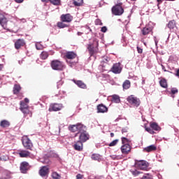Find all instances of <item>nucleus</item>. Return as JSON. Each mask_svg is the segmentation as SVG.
<instances>
[{
	"label": "nucleus",
	"mask_w": 179,
	"mask_h": 179,
	"mask_svg": "<svg viewBox=\"0 0 179 179\" xmlns=\"http://www.w3.org/2000/svg\"><path fill=\"white\" fill-rule=\"evenodd\" d=\"M20 170L22 174H26L29 170V163L23 162L20 164Z\"/></svg>",
	"instance_id": "15"
},
{
	"label": "nucleus",
	"mask_w": 179,
	"mask_h": 179,
	"mask_svg": "<svg viewBox=\"0 0 179 179\" xmlns=\"http://www.w3.org/2000/svg\"><path fill=\"white\" fill-rule=\"evenodd\" d=\"M119 141L120 140H118V139H115V140L113 141L110 143H109L108 145V146H110V147L115 146V145H117V143H118Z\"/></svg>",
	"instance_id": "39"
},
{
	"label": "nucleus",
	"mask_w": 179,
	"mask_h": 179,
	"mask_svg": "<svg viewBox=\"0 0 179 179\" xmlns=\"http://www.w3.org/2000/svg\"><path fill=\"white\" fill-rule=\"evenodd\" d=\"M130 171H131V174L135 176H139V174H141V172L138 171V170H136V169L131 170Z\"/></svg>",
	"instance_id": "42"
},
{
	"label": "nucleus",
	"mask_w": 179,
	"mask_h": 179,
	"mask_svg": "<svg viewBox=\"0 0 179 179\" xmlns=\"http://www.w3.org/2000/svg\"><path fill=\"white\" fill-rule=\"evenodd\" d=\"M57 26L59 29H65V27H69V25L65 24V22H58Z\"/></svg>",
	"instance_id": "29"
},
{
	"label": "nucleus",
	"mask_w": 179,
	"mask_h": 179,
	"mask_svg": "<svg viewBox=\"0 0 179 179\" xmlns=\"http://www.w3.org/2000/svg\"><path fill=\"white\" fill-rule=\"evenodd\" d=\"M101 31H102V33H106L107 31V27H103Z\"/></svg>",
	"instance_id": "48"
},
{
	"label": "nucleus",
	"mask_w": 179,
	"mask_h": 179,
	"mask_svg": "<svg viewBox=\"0 0 179 179\" xmlns=\"http://www.w3.org/2000/svg\"><path fill=\"white\" fill-rule=\"evenodd\" d=\"M22 145L25 149H28L29 150H31V148H33V143H31V141L29 139L27 136L22 137Z\"/></svg>",
	"instance_id": "7"
},
{
	"label": "nucleus",
	"mask_w": 179,
	"mask_h": 179,
	"mask_svg": "<svg viewBox=\"0 0 179 179\" xmlns=\"http://www.w3.org/2000/svg\"><path fill=\"white\" fill-rule=\"evenodd\" d=\"M50 56V54L47 51H43L40 55L41 59H47L48 57Z\"/></svg>",
	"instance_id": "30"
},
{
	"label": "nucleus",
	"mask_w": 179,
	"mask_h": 179,
	"mask_svg": "<svg viewBox=\"0 0 179 179\" xmlns=\"http://www.w3.org/2000/svg\"><path fill=\"white\" fill-rule=\"evenodd\" d=\"M131 149L132 147L129 144H124L120 148V150L122 155H129V153H131Z\"/></svg>",
	"instance_id": "11"
},
{
	"label": "nucleus",
	"mask_w": 179,
	"mask_h": 179,
	"mask_svg": "<svg viewBox=\"0 0 179 179\" xmlns=\"http://www.w3.org/2000/svg\"><path fill=\"white\" fill-rule=\"evenodd\" d=\"M60 20L61 22H64L65 23H71V22L73 20V16L69 13L63 14L60 16Z\"/></svg>",
	"instance_id": "10"
},
{
	"label": "nucleus",
	"mask_w": 179,
	"mask_h": 179,
	"mask_svg": "<svg viewBox=\"0 0 179 179\" xmlns=\"http://www.w3.org/2000/svg\"><path fill=\"white\" fill-rule=\"evenodd\" d=\"M87 50L91 57L94 55L99 51V41L94 39L93 43L88 45Z\"/></svg>",
	"instance_id": "3"
},
{
	"label": "nucleus",
	"mask_w": 179,
	"mask_h": 179,
	"mask_svg": "<svg viewBox=\"0 0 179 179\" xmlns=\"http://www.w3.org/2000/svg\"><path fill=\"white\" fill-rule=\"evenodd\" d=\"M20 110L24 114V117H27V115H29V117H33V113L30 111V109H29V108Z\"/></svg>",
	"instance_id": "26"
},
{
	"label": "nucleus",
	"mask_w": 179,
	"mask_h": 179,
	"mask_svg": "<svg viewBox=\"0 0 179 179\" xmlns=\"http://www.w3.org/2000/svg\"><path fill=\"white\" fill-rule=\"evenodd\" d=\"M166 1H176V0H166Z\"/></svg>",
	"instance_id": "60"
},
{
	"label": "nucleus",
	"mask_w": 179,
	"mask_h": 179,
	"mask_svg": "<svg viewBox=\"0 0 179 179\" xmlns=\"http://www.w3.org/2000/svg\"><path fill=\"white\" fill-rule=\"evenodd\" d=\"M111 12L115 16H121L124 13V8L122 7V3H117L113 6L111 8Z\"/></svg>",
	"instance_id": "2"
},
{
	"label": "nucleus",
	"mask_w": 179,
	"mask_h": 179,
	"mask_svg": "<svg viewBox=\"0 0 179 179\" xmlns=\"http://www.w3.org/2000/svg\"><path fill=\"white\" fill-rule=\"evenodd\" d=\"M52 178L53 179H61V175L58 174L57 172L52 173Z\"/></svg>",
	"instance_id": "38"
},
{
	"label": "nucleus",
	"mask_w": 179,
	"mask_h": 179,
	"mask_svg": "<svg viewBox=\"0 0 179 179\" xmlns=\"http://www.w3.org/2000/svg\"><path fill=\"white\" fill-rule=\"evenodd\" d=\"M73 83H75V85H77V86H78L80 89H87V86L82 80H73Z\"/></svg>",
	"instance_id": "22"
},
{
	"label": "nucleus",
	"mask_w": 179,
	"mask_h": 179,
	"mask_svg": "<svg viewBox=\"0 0 179 179\" xmlns=\"http://www.w3.org/2000/svg\"><path fill=\"white\" fill-rule=\"evenodd\" d=\"M121 139L122 145H129L131 143L130 140L126 137H122Z\"/></svg>",
	"instance_id": "36"
},
{
	"label": "nucleus",
	"mask_w": 179,
	"mask_h": 179,
	"mask_svg": "<svg viewBox=\"0 0 179 179\" xmlns=\"http://www.w3.org/2000/svg\"><path fill=\"white\" fill-rule=\"evenodd\" d=\"M16 3H22L24 0H14Z\"/></svg>",
	"instance_id": "50"
},
{
	"label": "nucleus",
	"mask_w": 179,
	"mask_h": 179,
	"mask_svg": "<svg viewBox=\"0 0 179 179\" xmlns=\"http://www.w3.org/2000/svg\"><path fill=\"white\" fill-rule=\"evenodd\" d=\"M95 24H96V26H102L103 22H101V20H100L99 19H97L95 20Z\"/></svg>",
	"instance_id": "44"
},
{
	"label": "nucleus",
	"mask_w": 179,
	"mask_h": 179,
	"mask_svg": "<svg viewBox=\"0 0 179 179\" xmlns=\"http://www.w3.org/2000/svg\"><path fill=\"white\" fill-rule=\"evenodd\" d=\"M50 66L54 71H64L66 68L64 62L57 59L51 62Z\"/></svg>",
	"instance_id": "1"
},
{
	"label": "nucleus",
	"mask_w": 179,
	"mask_h": 179,
	"mask_svg": "<svg viewBox=\"0 0 179 179\" xmlns=\"http://www.w3.org/2000/svg\"><path fill=\"white\" fill-rule=\"evenodd\" d=\"M159 85L161 87H163L164 89H167V80H166V78H162L159 81Z\"/></svg>",
	"instance_id": "31"
},
{
	"label": "nucleus",
	"mask_w": 179,
	"mask_h": 179,
	"mask_svg": "<svg viewBox=\"0 0 179 179\" xmlns=\"http://www.w3.org/2000/svg\"><path fill=\"white\" fill-rule=\"evenodd\" d=\"M73 148L75 150H77L78 152H82V150H83V143L78 140L74 143Z\"/></svg>",
	"instance_id": "17"
},
{
	"label": "nucleus",
	"mask_w": 179,
	"mask_h": 179,
	"mask_svg": "<svg viewBox=\"0 0 179 179\" xmlns=\"http://www.w3.org/2000/svg\"><path fill=\"white\" fill-rule=\"evenodd\" d=\"M135 166L140 170H146L149 167V163L145 160H136Z\"/></svg>",
	"instance_id": "6"
},
{
	"label": "nucleus",
	"mask_w": 179,
	"mask_h": 179,
	"mask_svg": "<svg viewBox=\"0 0 179 179\" xmlns=\"http://www.w3.org/2000/svg\"><path fill=\"white\" fill-rule=\"evenodd\" d=\"M108 111V108L104 106L103 103H101L97 106V113H107Z\"/></svg>",
	"instance_id": "21"
},
{
	"label": "nucleus",
	"mask_w": 179,
	"mask_h": 179,
	"mask_svg": "<svg viewBox=\"0 0 179 179\" xmlns=\"http://www.w3.org/2000/svg\"><path fill=\"white\" fill-rule=\"evenodd\" d=\"M122 134L124 135V134H126V136H128V129L124 128L122 129Z\"/></svg>",
	"instance_id": "45"
},
{
	"label": "nucleus",
	"mask_w": 179,
	"mask_h": 179,
	"mask_svg": "<svg viewBox=\"0 0 179 179\" xmlns=\"http://www.w3.org/2000/svg\"><path fill=\"white\" fill-rule=\"evenodd\" d=\"M48 173H50V169L48 166H42L39 170V175L41 177H45V176H48Z\"/></svg>",
	"instance_id": "16"
},
{
	"label": "nucleus",
	"mask_w": 179,
	"mask_h": 179,
	"mask_svg": "<svg viewBox=\"0 0 179 179\" xmlns=\"http://www.w3.org/2000/svg\"><path fill=\"white\" fill-rule=\"evenodd\" d=\"M176 75V76H179V69L177 70Z\"/></svg>",
	"instance_id": "55"
},
{
	"label": "nucleus",
	"mask_w": 179,
	"mask_h": 179,
	"mask_svg": "<svg viewBox=\"0 0 179 179\" xmlns=\"http://www.w3.org/2000/svg\"><path fill=\"white\" fill-rule=\"evenodd\" d=\"M141 31H142L143 36H148V34H150V33L153 34V27H149V26H146L145 27H144L142 29Z\"/></svg>",
	"instance_id": "18"
},
{
	"label": "nucleus",
	"mask_w": 179,
	"mask_h": 179,
	"mask_svg": "<svg viewBox=\"0 0 179 179\" xmlns=\"http://www.w3.org/2000/svg\"><path fill=\"white\" fill-rule=\"evenodd\" d=\"M3 69V64H0V71H2Z\"/></svg>",
	"instance_id": "54"
},
{
	"label": "nucleus",
	"mask_w": 179,
	"mask_h": 179,
	"mask_svg": "<svg viewBox=\"0 0 179 179\" xmlns=\"http://www.w3.org/2000/svg\"><path fill=\"white\" fill-rule=\"evenodd\" d=\"M122 87L126 90H127V89H129V87H131V81H129V80H126L123 83Z\"/></svg>",
	"instance_id": "32"
},
{
	"label": "nucleus",
	"mask_w": 179,
	"mask_h": 179,
	"mask_svg": "<svg viewBox=\"0 0 179 179\" xmlns=\"http://www.w3.org/2000/svg\"><path fill=\"white\" fill-rule=\"evenodd\" d=\"M91 159L96 162H100V160H101V156H100L99 154H93L91 157Z\"/></svg>",
	"instance_id": "34"
},
{
	"label": "nucleus",
	"mask_w": 179,
	"mask_h": 179,
	"mask_svg": "<svg viewBox=\"0 0 179 179\" xmlns=\"http://www.w3.org/2000/svg\"><path fill=\"white\" fill-rule=\"evenodd\" d=\"M110 137L114 138V133H110Z\"/></svg>",
	"instance_id": "58"
},
{
	"label": "nucleus",
	"mask_w": 179,
	"mask_h": 179,
	"mask_svg": "<svg viewBox=\"0 0 179 179\" xmlns=\"http://www.w3.org/2000/svg\"><path fill=\"white\" fill-rule=\"evenodd\" d=\"M167 27L170 30H173V31L177 30L178 28H177V23L176 22V20H172L169 21L167 24Z\"/></svg>",
	"instance_id": "19"
},
{
	"label": "nucleus",
	"mask_w": 179,
	"mask_h": 179,
	"mask_svg": "<svg viewBox=\"0 0 179 179\" xmlns=\"http://www.w3.org/2000/svg\"><path fill=\"white\" fill-rule=\"evenodd\" d=\"M36 50H40V48L38 47V45H36Z\"/></svg>",
	"instance_id": "59"
},
{
	"label": "nucleus",
	"mask_w": 179,
	"mask_h": 179,
	"mask_svg": "<svg viewBox=\"0 0 179 179\" xmlns=\"http://www.w3.org/2000/svg\"><path fill=\"white\" fill-rule=\"evenodd\" d=\"M50 3H52V5H60L61 4V0H50Z\"/></svg>",
	"instance_id": "40"
},
{
	"label": "nucleus",
	"mask_w": 179,
	"mask_h": 179,
	"mask_svg": "<svg viewBox=\"0 0 179 179\" xmlns=\"http://www.w3.org/2000/svg\"><path fill=\"white\" fill-rule=\"evenodd\" d=\"M155 45H157L158 41H157V38L155 39Z\"/></svg>",
	"instance_id": "56"
},
{
	"label": "nucleus",
	"mask_w": 179,
	"mask_h": 179,
	"mask_svg": "<svg viewBox=\"0 0 179 179\" xmlns=\"http://www.w3.org/2000/svg\"><path fill=\"white\" fill-rule=\"evenodd\" d=\"M1 128H9L10 127V122L6 120H3L0 122Z\"/></svg>",
	"instance_id": "24"
},
{
	"label": "nucleus",
	"mask_w": 179,
	"mask_h": 179,
	"mask_svg": "<svg viewBox=\"0 0 179 179\" xmlns=\"http://www.w3.org/2000/svg\"><path fill=\"white\" fill-rule=\"evenodd\" d=\"M62 108H64L62 103H50L48 111H50V113L52 111H61Z\"/></svg>",
	"instance_id": "9"
},
{
	"label": "nucleus",
	"mask_w": 179,
	"mask_h": 179,
	"mask_svg": "<svg viewBox=\"0 0 179 179\" xmlns=\"http://www.w3.org/2000/svg\"><path fill=\"white\" fill-rule=\"evenodd\" d=\"M150 127L151 129H152V131H160L161 128L159 127V124L156 122H152L150 124Z\"/></svg>",
	"instance_id": "27"
},
{
	"label": "nucleus",
	"mask_w": 179,
	"mask_h": 179,
	"mask_svg": "<svg viewBox=\"0 0 179 179\" xmlns=\"http://www.w3.org/2000/svg\"><path fill=\"white\" fill-rule=\"evenodd\" d=\"M88 29H90V31H92V29H90V27H88Z\"/></svg>",
	"instance_id": "61"
},
{
	"label": "nucleus",
	"mask_w": 179,
	"mask_h": 179,
	"mask_svg": "<svg viewBox=\"0 0 179 179\" xmlns=\"http://www.w3.org/2000/svg\"><path fill=\"white\" fill-rule=\"evenodd\" d=\"M157 2H158L157 6H159L163 2V0H157Z\"/></svg>",
	"instance_id": "51"
},
{
	"label": "nucleus",
	"mask_w": 179,
	"mask_h": 179,
	"mask_svg": "<svg viewBox=\"0 0 179 179\" xmlns=\"http://www.w3.org/2000/svg\"><path fill=\"white\" fill-rule=\"evenodd\" d=\"M82 34H83V33H82V32H78V36H82Z\"/></svg>",
	"instance_id": "57"
},
{
	"label": "nucleus",
	"mask_w": 179,
	"mask_h": 179,
	"mask_svg": "<svg viewBox=\"0 0 179 179\" xmlns=\"http://www.w3.org/2000/svg\"><path fill=\"white\" fill-rule=\"evenodd\" d=\"M127 101L134 107H139L141 106V99L135 96V95H130L127 98Z\"/></svg>",
	"instance_id": "5"
},
{
	"label": "nucleus",
	"mask_w": 179,
	"mask_h": 179,
	"mask_svg": "<svg viewBox=\"0 0 179 179\" xmlns=\"http://www.w3.org/2000/svg\"><path fill=\"white\" fill-rule=\"evenodd\" d=\"M78 134H80L79 141L80 142H83V143H84L85 142L89 141V138H90V136L89 135L88 132L86 131V129L80 131Z\"/></svg>",
	"instance_id": "8"
},
{
	"label": "nucleus",
	"mask_w": 179,
	"mask_h": 179,
	"mask_svg": "<svg viewBox=\"0 0 179 179\" xmlns=\"http://www.w3.org/2000/svg\"><path fill=\"white\" fill-rule=\"evenodd\" d=\"M171 93L172 94H176V93H178V90H177V88H172Z\"/></svg>",
	"instance_id": "46"
},
{
	"label": "nucleus",
	"mask_w": 179,
	"mask_h": 179,
	"mask_svg": "<svg viewBox=\"0 0 179 179\" xmlns=\"http://www.w3.org/2000/svg\"><path fill=\"white\" fill-rule=\"evenodd\" d=\"M110 71L111 72H113V73H121V71H122V68H121V64L120 63L114 64Z\"/></svg>",
	"instance_id": "13"
},
{
	"label": "nucleus",
	"mask_w": 179,
	"mask_h": 179,
	"mask_svg": "<svg viewBox=\"0 0 179 179\" xmlns=\"http://www.w3.org/2000/svg\"><path fill=\"white\" fill-rule=\"evenodd\" d=\"M83 175L80 174V173H78L77 176H76V179H83Z\"/></svg>",
	"instance_id": "49"
},
{
	"label": "nucleus",
	"mask_w": 179,
	"mask_h": 179,
	"mask_svg": "<svg viewBox=\"0 0 179 179\" xmlns=\"http://www.w3.org/2000/svg\"><path fill=\"white\" fill-rule=\"evenodd\" d=\"M64 57L67 59H75V58L78 57V55L75 52L70 51V52H66L65 53Z\"/></svg>",
	"instance_id": "20"
},
{
	"label": "nucleus",
	"mask_w": 179,
	"mask_h": 179,
	"mask_svg": "<svg viewBox=\"0 0 179 179\" xmlns=\"http://www.w3.org/2000/svg\"><path fill=\"white\" fill-rule=\"evenodd\" d=\"M131 1H136V0H131Z\"/></svg>",
	"instance_id": "62"
},
{
	"label": "nucleus",
	"mask_w": 179,
	"mask_h": 179,
	"mask_svg": "<svg viewBox=\"0 0 179 179\" xmlns=\"http://www.w3.org/2000/svg\"><path fill=\"white\" fill-rule=\"evenodd\" d=\"M141 179H153V178H152V176L148 173H145Z\"/></svg>",
	"instance_id": "43"
},
{
	"label": "nucleus",
	"mask_w": 179,
	"mask_h": 179,
	"mask_svg": "<svg viewBox=\"0 0 179 179\" xmlns=\"http://www.w3.org/2000/svg\"><path fill=\"white\" fill-rule=\"evenodd\" d=\"M112 101L113 103H120L121 99H120V96L117 94H114L112 96Z\"/></svg>",
	"instance_id": "33"
},
{
	"label": "nucleus",
	"mask_w": 179,
	"mask_h": 179,
	"mask_svg": "<svg viewBox=\"0 0 179 179\" xmlns=\"http://www.w3.org/2000/svg\"><path fill=\"white\" fill-rule=\"evenodd\" d=\"M156 150H157V147L155 145H151L143 148V152H146L147 153H150V152H155Z\"/></svg>",
	"instance_id": "23"
},
{
	"label": "nucleus",
	"mask_w": 179,
	"mask_h": 179,
	"mask_svg": "<svg viewBox=\"0 0 179 179\" xmlns=\"http://www.w3.org/2000/svg\"><path fill=\"white\" fill-rule=\"evenodd\" d=\"M1 160H2V158H0Z\"/></svg>",
	"instance_id": "63"
},
{
	"label": "nucleus",
	"mask_w": 179,
	"mask_h": 179,
	"mask_svg": "<svg viewBox=\"0 0 179 179\" xmlns=\"http://www.w3.org/2000/svg\"><path fill=\"white\" fill-rule=\"evenodd\" d=\"M24 45H26V42L24 41V39L20 38L15 42V50H20L22 47H24Z\"/></svg>",
	"instance_id": "14"
},
{
	"label": "nucleus",
	"mask_w": 179,
	"mask_h": 179,
	"mask_svg": "<svg viewBox=\"0 0 179 179\" xmlns=\"http://www.w3.org/2000/svg\"><path fill=\"white\" fill-rule=\"evenodd\" d=\"M0 24L5 30L8 29V19L1 13H0Z\"/></svg>",
	"instance_id": "12"
},
{
	"label": "nucleus",
	"mask_w": 179,
	"mask_h": 179,
	"mask_svg": "<svg viewBox=\"0 0 179 179\" xmlns=\"http://www.w3.org/2000/svg\"><path fill=\"white\" fill-rule=\"evenodd\" d=\"M19 155L21 157H29V156H30V152L26 150H21L19 152Z\"/></svg>",
	"instance_id": "28"
},
{
	"label": "nucleus",
	"mask_w": 179,
	"mask_h": 179,
	"mask_svg": "<svg viewBox=\"0 0 179 179\" xmlns=\"http://www.w3.org/2000/svg\"><path fill=\"white\" fill-rule=\"evenodd\" d=\"M69 129L71 132H78V134H79L80 132H82V131H85V129H86V126L83 124L78 123L77 124L70 125L69 127ZM78 134H76V136H77Z\"/></svg>",
	"instance_id": "4"
},
{
	"label": "nucleus",
	"mask_w": 179,
	"mask_h": 179,
	"mask_svg": "<svg viewBox=\"0 0 179 179\" xmlns=\"http://www.w3.org/2000/svg\"><path fill=\"white\" fill-rule=\"evenodd\" d=\"M83 3V0H73V5L75 6H82Z\"/></svg>",
	"instance_id": "37"
},
{
	"label": "nucleus",
	"mask_w": 179,
	"mask_h": 179,
	"mask_svg": "<svg viewBox=\"0 0 179 179\" xmlns=\"http://www.w3.org/2000/svg\"><path fill=\"white\" fill-rule=\"evenodd\" d=\"M24 108H29V105L27 103H25L24 101H21L20 110H23Z\"/></svg>",
	"instance_id": "35"
},
{
	"label": "nucleus",
	"mask_w": 179,
	"mask_h": 179,
	"mask_svg": "<svg viewBox=\"0 0 179 179\" xmlns=\"http://www.w3.org/2000/svg\"><path fill=\"white\" fill-rule=\"evenodd\" d=\"M137 51L138 54H142V52H143V49H142L139 46H137Z\"/></svg>",
	"instance_id": "47"
},
{
	"label": "nucleus",
	"mask_w": 179,
	"mask_h": 179,
	"mask_svg": "<svg viewBox=\"0 0 179 179\" xmlns=\"http://www.w3.org/2000/svg\"><path fill=\"white\" fill-rule=\"evenodd\" d=\"M22 90V87L19 84H15L13 90V94H19Z\"/></svg>",
	"instance_id": "25"
},
{
	"label": "nucleus",
	"mask_w": 179,
	"mask_h": 179,
	"mask_svg": "<svg viewBox=\"0 0 179 179\" xmlns=\"http://www.w3.org/2000/svg\"><path fill=\"white\" fill-rule=\"evenodd\" d=\"M145 131H147V132H148L149 134H151V135H154L155 134V131H153V129L151 127H145Z\"/></svg>",
	"instance_id": "41"
},
{
	"label": "nucleus",
	"mask_w": 179,
	"mask_h": 179,
	"mask_svg": "<svg viewBox=\"0 0 179 179\" xmlns=\"http://www.w3.org/2000/svg\"><path fill=\"white\" fill-rule=\"evenodd\" d=\"M24 103H25L26 104H27V103H29V99L25 98Z\"/></svg>",
	"instance_id": "52"
},
{
	"label": "nucleus",
	"mask_w": 179,
	"mask_h": 179,
	"mask_svg": "<svg viewBox=\"0 0 179 179\" xmlns=\"http://www.w3.org/2000/svg\"><path fill=\"white\" fill-rule=\"evenodd\" d=\"M41 2H45L47 3L50 2V0H41Z\"/></svg>",
	"instance_id": "53"
}]
</instances>
